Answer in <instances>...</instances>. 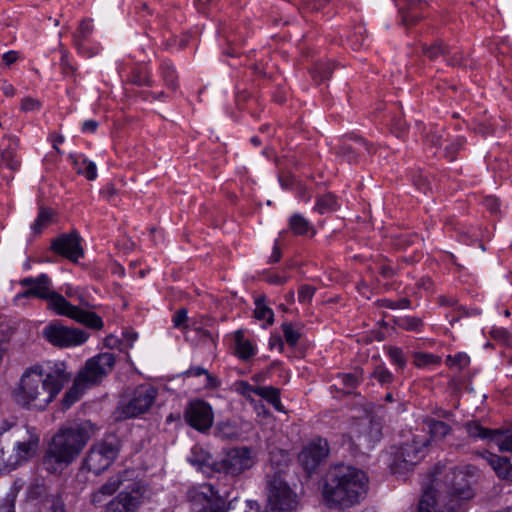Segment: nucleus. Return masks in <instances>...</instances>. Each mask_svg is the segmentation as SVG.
Listing matches in <instances>:
<instances>
[{"label":"nucleus","mask_w":512,"mask_h":512,"mask_svg":"<svg viewBox=\"0 0 512 512\" xmlns=\"http://www.w3.org/2000/svg\"><path fill=\"white\" fill-rule=\"evenodd\" d=\"M70 374L62 361H46L28 367L13 390L14 401L27 408L43 410L69 382Z\"/></svg>","instance_id":"f257e3e1"},{"label":"nucleus","mask_w":512,"mask_h":512,"mask_svg":"<svg viewBox=\"0 0 512 512\" xmlns=\"http://www.w3.org/2000/svg\"><path fill=\"white\" fill-rule=\"evenodd\" d=\"M92 434L89 421L62 426L52 437L42 457V466L50 474L62 473L81 454Z\"/></svg>","instance_id":"f03ea898"},{"label":"nucleus","mask_w":512,"mask_h":512,"mask_svg":"<svg viewBox=\"0 0 512 512\" xmlns=\"http://www.w3.org/2000/svg\"><path fill=\"white\" fill-rule=\"evenodd\" d=\"M475 474L476 469L473 466L453 469L445 477L447 500L444 506H439L436 491L429 487L418 502V512H465V503L475 494L472 487Z\"/></svg>","instance_id":"7ed1b4c3"},{"label":"nucleus","mask_w":512,"mask_h":512,"mask_svg":"<svg viewBox=\"0 0 512 512\" xmlns=\"http://www.w3.org/2000/svg\"><path fill=\"white\" fill-rule=\"evenodd\" d=\"M368 482L365 472L358 468L336 467L326 476L323 499L329 507H351L365 498Z\"/></svg>","instance_id":"20e7f679"},{"label":"nucleus","mask_w":512,"mask_h":512,"mask_svg":"<svg viewBox=\"0 0 512 512\" xmlns=\"http://www.w3.org/2000/svg\"><path fill=\"white\" fill-rule=\"evenodd\" d=\"M158 390L151 384H141L127 391L121 397L116 414L119 420L138 417L147 413L154 405Z\"/></svg>","instance_id":"39448f33"},{"label":"nucleus","mask_w":512,"mask_h":512,"mask_svg":"<svg viewBox=\"0 0 512 512\" xmlns=\"http://www.w3.org/2000/svg\"><path fill=\"white\" fill-rule=\"evenodd\" d=\"M266 512H293L297 509V494L279 473L267 476Z\"/></svg>","instance_id":"423d86ee"},{"label":"nucleus","mask_w":512,"mask_h":512,"mask_svg":"<svg viewBox=\"0 0 512 512\" xmlns=\"http://www.w3.org/2000/svg\"><path fill=\"white\" fill-rule=\"evenodd\" d=\"M255 463V452L249 447L241 446L226 450L222 458L216 461L213 466L219 473L237 477L250 470Z\"/></svg>","instance_id":"0eeeda50"},{"label":"nucleus","mask_w":512,"mask_h":512,"mask_svg":"<svg viewBox=\"0 0 512 512\" xmlns=\"http://www.w3.org/2000/svg\"><path fill=\"white\" fill-rule=\"evenodd\" d=\"M118 452V441L114 437L106 438L90 448L84 465L94 474H100L113 463Z\"/></svg>","instance_id":"6e6552de"},{"label":"nucleus","mask_w":512,"mask_h":512,"mask_svg":"<svg viewBox=\"0 0 512 512\" xmlns=\"http://www.w3.org/2000/svg\"><path fill=\"white\" fill-rule=\"evenodd\" d=\"M115 362V355L111 352L90 358L78 374L79 382H84L88 387L98 384L113 370Z\"/></svg>","instance_id":"1a4fd4ad"},{"label":"nucleus","mask_w":512,"mask_h":512,"mask_svg":"<svg viewBox=\"0 0 512 512\" xmlns=\"http://www.w3.org/2000/svg\"><path fill=\"white\" fill-rule=\"evenodd\" d=\"M43 334L48 342L57 347L81 345L88 339V334L85 331L60 323L48 325Z\"/></svg>","instance_id":"9d476101"},{"label":"nucleus","mask_w":512,"mask_h":512,"mask_svg":"<svg viewBox=\"0 0 512 512\" xmlns=\"http://www.w3.org/2000/svg\"><path fill=\"white\" fill-rule=\"evenodd\" d=\"M47 309L58 316L67 317L71 320H101L95 312L75 306L66 297L56 291L46 300Z\"/></svg>","instance_id":"9b49d317"},{"label":"nucleus","mask_w":512,"mask_h":512,"mask_svg":"<svg viewBox=\"0 0 512 512\" xmlns=\"http://www.w3.org/2000/svg\"><path fill=\"white\" fill-rule=\"evenodd\" d=\"M25 431L27 436L17 441L15 454L6 457L3 448L0 446V469H14L18 464L27 461L36 453L39 438L28 429H25Z\"/></svg>","instance_id":"f8f14e48"},{"label":"nucleus","mask_w":512,"mask_h":512,"mask_svg":"<svg viewBox=\"0 0 512 512\" xmlns=\"http://www.w3.org/2000/svg\"><path fill=\"white\" fill-rule=\"evenodd\" d=\"M184 419L195 430L205 432L211 428L214 416L211 406L198 399L188 403L184 410Z\"/></svg>","instance_id":"ddd939ff"},{"label":"nucleus","mask_w":512,"mask_h":512,"mask_svg":"<svg viewBox=\"0 0 512 512\" xmlns=\"http://www.w3.org/2000/svg\"><path fill=\"white\" fill-rule=\"evenodd\" d=\"M19 285L26 289L15 296L16 302L22 298H39L46 301L54 291L52 281L46 273L37 277H25L19 281Z\"/></svg>","instance_id":"4468645a"},{"label":"nucleus","mask_w":512,"mask_h":512,"mask_svg":"<svg viewBox=\"0 0 512 512\" xmlns=\"http://www.w3.org/2000/svg\"><path fill=\"white\" fill-rule=\"evenodd\" d=\"M328 454L329 444L327 440L323 438L313 439L299 454V462L306 471L311 472L319 466Z\"/></svg>","instance_id":"2eb2a0df"},{"label":"nucleus","mask_w":512,"mask_h":512,"mask_svg":"<svg viewBox=\"0 0 512 512\" xmlns=\"http://www.w3.org/2000/svg\"><path fill=\"white\" fill-rule=\"evenodd\" d=\"M80 240V236L76 232L62 234L52 241L51 250L76 263L84 255Z\"/></svg>","instance_id":"dca6fc26"},{"label":"nucleus","mask_w":512,"mask_h":512,"mask_svg":"<svg viewBox=\"0 0 512 512\" xmlns=\"http://www.w3.org/2000/svg\"><path fill=\"white\" fill-rule=\"evenodd\" d=\"M141 499V487L134 485L130 492L122 491L110 500L106 505L105 512H136L140 507Z\"/></svg>","instance_id":"f3484780"},{"label":"nucleus","mask_w":512,"mask_h":512,"mask_svg":"<svg viewBox=\"0 0 512 512\" xmlns=\"http://www.w3.org/2000/svg\"><path fill=\"white\" fill-rule=\"evenodd\" d=\"M469 434L472 437L487 439L494 442L501 451L512 453V431L509 430H491L480 425H474L470 428Z\"/></svg>","instance_id":"a211bd4d"},{"label":"nucleus","mask_w":512,"mask_h":512,"mask_svg":"<svg viewBox=\"0 0 512 512\" xmlns=\"http://www.w3.org/2000/svg\"><path fill=\"white\" fill-rule=\"evenodd\" d=\"M94 31L91 19H84L80 22L77 30L73 34V45L78 53L91 58L99 53V47H89L87 42L90 40Z\"/></svg>","instance_id":"6ab92c4d"},{"label":"nucleus","mask_w":512,"mask_h":512,"mask_svg":"<svg viewBox=\"0 0 512 512\" xmlns=\"http://www.w3.org/2000/svg\"><path fill=\"white\" fill-rule=\"evenodd\" d=\"M416 458V445L414 443H407L402 445L396 451L393 461L390 465L393 474L404 475L412 472L415 466Z\"/></svg>","instance_id":"aec40b11"},{"label":"nucleus","mask_w":512,"mask_h":512,"mask_svg":"<svg viewBox=\"0 0 512 512\" xmlns=\"http://www.w3.org/2000/svg\"><path fill=\"white\" fill-rule=\"evenodd\" d=\"M19 140L16 137H5L0 145V160L1 163L11 170L16 172L21 167V158L18 155Z\"/></svg>","instance_id":"412c9836"},{"label":"nucleus","mask_w":512,"mask_h":512,"mask_svg":"<svg viewBox=\"0 0 512 512\" xmlns=\"http://www.w3.org/2000/svg\"><path fill=\"white\" fill-rule=\"evenodd\" d=\"M235 355L242 361H248L255 356L257 347L246 336L243 330L234 333Z\"/></svg>","instance_id":"4be33fe9"},{"label":"nucleus","mask_w":512,"mask_h":512,"mask_svg":"<svg viewBox=\"0 0 512 512\" xmlns=\"http://www.w3.org/2000/svg\"><path fill=\"white\" fill-rule=\"evenodd\" d=\"M438 303L441 306L451 307L454 315L452 320H460L461 318L477 317L479 315L477 309H467L464 306L458 304V300L452 295H440L438 297Z\"/></svg>","instance_id":"5701e85b"},{"label":"nucleus","mask_w":512,"mask_h":512,"mask_svg":"<svg viewBox=\"0 0 512 512\" xmlns=\"http://www.w3.org/2000/svg\"><path fill=\"white\" fill-rule=\"evenodd\" d=\"M288 226L295 236L313 237L316 234L313 225L299 213H295L289 218Z\"/></svg>","instance_id":"b1692460"},{"label":"nucleus","mask_w":512,"mask_h":512,"mask_svg":"<svg viewBox=\"0 0 512 512\" xmlns=\"http://www.w3.org/2000/svg\"><path fill=\"white\" fill-rule=\"evenodd\" d=\"M486 459L499 478L512 481V464L507 458L489 454Z\"/></svg>","instance_id":"393cba45"},{"label":"nucleus","mask_w":512,"mask_h":512,"mask_svg":"<svg viewBox=\"0 0 512 512\" xmlns=\"http://www.w3.org/2000/svg\"><path fill=\"white\" fill-rule=\"evenodd\" d=\"M65 297L69 298L71 301L76 302L75 306L81 307L85 310H90L93 307L91 302L88 299V296L79 287H74L70 284H66L64 287Z\"/></svg>","instance_id":"a878e982"},{"label":"nucleus","mask_w":512,"mask_h":512,"mask_svg":"<svg viewBox=\"0 0 512 512\" xmlns=\"http://www.w3.org/2000/svg\"><path fill=\"white\" fill-rule=\"evenodd\" d=\"M338 207L336 196L332 193H326L316 199L314 209L320 214H325L336 211Z\"/></svg>","instance_id":"bb28decb"},{"label":"nucleus","mask_w":512,"mask_h":512,"mask_svg":"<svg viewBox=\"0 0 512 512\" xmlns=\"http://www.w3.org/2000/svg\"><path fill=\"white\" fill-rule=\"evenodd\" d=\"M88 388V386L84 382H79V377L77 376L73 386L65 393L62 406L64 409L70 408V406L79 400L83 391Z\"/></svg>","instance_id":"cd10ccee"},{"label":"nucleus","mask_w":512,"mask_h":512,"mask_svg":"<svg viewBox=\"0 0 512 512\" xmlns=\"http://www.w3.org/2000/svg\"><path fill=\"white\" fill-rule=\"evenodd\" d=\"M74 168L78 174L85 176L88 180H95L97 177L96 164L87 158H75Z\"/></svg>","instance_id":"c85d7f7f"},{"label":"nucleus","mask_w":512,"mask_h":512,"mask_svg":"<svg viewBox=\"0 0 512 512\" xmlns=\"http://www.w3.org/2000/svg\"><path fill=\"white\" fill-rule=\"evenodd\" d=\"M254 394L266 399L277 411H283L278 389L272 386L258 387Z\"/></svg>","instance_id":"c756f323"},{"label":"nucleus","mask_w":512,"mask_h":512,"mask_svg":"<svg viewBox=\"0 0 512 512\" xmlns=\"http://www.w3.org/2000/svg\"><path fill=\"white\" fill-rule=\"evenodd\" d=\"M160 72L165 86L172 90H176L178 86V77L174 66L170 62L164 61L160 66Z\"/></svg>","instance_id":"7c9ffc66"},{"label":"nucleus","mask_w":512,"mask_h":512,"mask_svg":"<svg viewBox=\"0 0 512 512\" xmlns=\"http://www.w3.org/2000/svg\"><path fill=\"white\" fill-rule=\"evenodd\" d=\"M415 0H407L404 5L399 8L401 23L406 28L412 27L415 20Z\"/></svg>","instance_id":"2f4dec72"},{"label":"nucleus","mask_w":512,"mask_h":512,"mask_svg":"<svg viewBox=\"0 0 512 512\" xmlns=\"http://www.w3.org/2000/svg\"><path fill=\"white\" fill-rule=\"evenodd\" d=\"M425 425L433 439L442 438L450 431V427L446 423L434 419H427Z\"/></svg>","instance_id":"473e14b6"},{"label":"nucleus","mask_w":512,"mask_h":512,"mask_svg":"<svg viewBox=\"0 0 512 512\" xmlns=\"http://www.w3.org/2000/svg\"><path fill=\"white\" fill-rule=\"evenodd\" d=\"M52 219V211L46 208H40L37 218L31 225L34 233L40 234L45 227H47Z\"/></svg>","instance_id":"72a5a7b5"},{"label":"nucleus","mask_w":512,"mask_h":512,"mask_svg":"<svg viewBox=\"0 0 512 512\" xmlns=\"http://www.w3.org/2000/svg\"><path fill=\"white\" fill-rule=\"evenodd\" d=\"M254 316L257 320H274V312L266 305L264 298L255 300Z\"/></svg>","instance_id":"f704fd0d"},{"label":"nucleus","mask_w":512,"mask_h":512,"mask_svg":"<svg viewBox=\"0 0 512 512\" xmlns=\"http://www.w3.org/2000/svg\"><path fill=\"white\" fill-rule=\"evenodd\" d=\"M334 66L332 63H318L314 66L312 74L315 80L322 82L332 75Z\"/></svg>","instance_id":"c9c22d12"},{"label":"nucleus","mask_w":512,"mask_h":512,"mask_svg":"<svg viewBox=\"0 0 512 512\" xmlns=\"http://www.w3.org/2000/svg\"><path fill=\"white\" fill-rule=\"evenodd\" d=\"M446 48L443 47L442 43L435 42L430 46H423V54L431 60H435L442 56L445 57Z\"/></svg>","instance_id":"e433bc0d"},{"label":"nucleus","mask_w":512,"mask_h":512,"mask_svg":"<svg viewBox=\"0 0 512 512\" xmlns=\"http://www.w3.org/2000/svg\"><path fill=\"white\" fill-rule=\"evenodd\" d=\"M282 331L284 333L285 341L290 346H295L300 338V333L296 330L291 322H284L282 324Z\"/></svg>","instance_id":"4c0bfd02"},{"label":"nucleus","mask_w":512,"mask_h":512,"mask_svg":"<svg viewBox=\"0 0 512 512\" xmlns=\"http://www.w3.org/2000/svg\"><path fill=\"white\" fill-rule=\"evenodd\" d=\"M336 153L338 156L342 157L345 161L349 163H354L357 161V153L352 148L351 145L343 142L336 148Z\"/></svg>","instance_id":"58836bf2"},{"label":"nucleus","mask_w":512,"mask_h":512,"mask_svg":"<svg viewBox=\"0 0 512 512\" xmlns=\"http://www.w3.org/2000/svg\"><path fill=\"white\" fill-rule=\"evenodd\" d=\"M121 483L120 476H113L99 488L100 493H103L104 496H110L120 487Z\"/></svg>","instance_id":"ea45409f"},{"label":"nucleus","mask_w":512,"mask_h":512,"mask_svg":"<svg viewBox=\"0 0 512 512\" xmlns=\"http://www.w3.org/2000/svg\"><path fill=\"white\" fill-rule=\"evenodd\" d=\"M338 379L345 393H350L359 383L358 377L355 374H340Z\"/></svg>","instance_id":"a19ab883"},{"label":"nucleus","mask_w":512,"mask_h":512,"mask_svg":"<svg viewBox=\"0 0 512 512\" xmlns=\"http://www.w3.org/2000/svg\"><path fill=\"white\" fill-rule=\"evenodd\" d=\"M315 291H316V289L313 286H310V285L300 286V288L298 290L299 302H301V303L309 302L312 299Z\"/></svg>","instance_id":"79ce46f5"},{"label":"nucleus","mask_w":512,"mask_h":512,"mask_svg":"<svg viewBox=\"0 0 512 512\" xmlns=\"http://www.w3.org/2000/svg\"><path fill=\"white\" fill-rule=\"evenodd\" d=\"M410 304V301L407 298H401L399 300H389L383 299L381 301V305L384 307H388L390 309H404L407 308Z\"/></svg>","instance_id":"37998d69"},{"label":"nucleus","mask_w":512,"mask_h":512,"mask_svg":"<svg viewBox=\"0 0 512 512\" xmlns=\"http://www.w3.org/2000/svg\"><path fill=\"white\" fill-rule=\"evenodd\" d=\"M373 376L381 383H389L392 381V374L386 368L378 366L373 372Z\"/></svg>","instance_id":"c03bdc74"},{"label":"nucleus","mask_w":512,"mask_h":512,"mask_svg":"<svg viewBox=\"0 0 512 512\" xmlns=\"http://www.w3.org/2000/svg\"><path fill=\"white\" fill-rule=\"evenodd\" d=\"M444 60L447 62L448 65L459 66L463 63V56L461 53L457 51L452 52L446 49Z\"/></svg>","instance_id":"a18cd8bd"},{"label":"nucleus","mask_w":512,"mask_h":512,"mask_svg":"<svg viewBox=\"0 0 512 512\" xmlns=\"http://www.w3.org/2000/svg\"><path fill=\"white\" fill-rule=\"evenodd\" d=\"M218 433L223 438H232L236 435V431L234 426H232L229 422H222L218 425Z\"/></svg>","instance_id":"49530a36"},{"label":"nucleus","mask_w":512,"mask_h":512,"mask_svg":"<svg viewBox=\"0 0 512 512\" xmlns=\"http://www.w3.org/2000/svg\"><path fill=\"white\" fill-rule=\"evenodd\" d=\"M490 334L492 338L502 343H508L510 338L509 332L504 328L493 327L490 331Z\"/></svg>","instance_id":"de8ad7c7"},{"label":"nucleus","mask_w":512,"mask_h":512,"mask_svg":"<svg viewBox=\"0 0 512 512\" xmlns=\"http://www.w3.org/2000/svg\"><path fill=\"white\" fill-rule=\"evenodd\" d=\"M132 82L138 86H152L153 81L151 77L147 74H136L132 78Z\"/></svg>","instance_id":"09e8293b"},{"label":"nucleus","mask_w":512,"mask_h":512,"mask_svg":"<svg viewBox=\"0 0 512 512\" xmlns=\"http://www.w3.org/2000/svg\"><path fill=\"white\" fill-rule=\"evenodd\" d=\"M40 106L39 102L31 97L24 98L21 102V109L23 111H33L38 109Z\"/></svg>","instance_id":"8fccbe9b"},{"label":"nucleus","mask_w":512,"mask_h":512,"mask_svg":"<svg viewBox=\"0 0 512 512\" xmlns=\"http://www.w3.org/2000/svg\"><path fill=\"white\" fill-rule=\"evenodd\" d=\"M269 347L270 349H277L279 352H283L284 343L281 336L278 334L271 335L269 339Z\"/></svg>","instance_id":"3c124183"},{"label":"nucleus","mask_w":512,"mask_h":512,"mask_svg":"<svg viewBox=\"0 0 512 512\" xmlns=\"http://www.w3.org/2000/svg\"><path fill=\"white\" fill-rule=\"evenodd\" d=\"M484 205L492 213H497L500 208L499 200L495 197H487L484 201Z\"/></svg>","instance_id":"603ef678"},{"label":"nucleus","mask_w":512,"mask_h":512,"mask_svg":"<svg viewBox=\"0 0 512 512\" xmlns=\"http://www.w3.org/2000/svg\"><path fill=\"white\" fill-rule=\"evenodd\" d=\"M437 362V358L431 354L418 353V367Z\"/></svg>","instance_id":"864d4df0"},{"label":"nucleus","mask_w":512,"mask_h":512,"mask_svg":"<svg viewBox=\"0 0 512 512\" xmlns=\"http://www.w3.org/2000/svg\"><path fill=\"white\" fill-rule=\"evenodd\" d=\"M389 355H390L391 359L397 365L402 366L404 364L403 353H402V351L400 349H398V348L390 349Z\"/></svg>","instance_id":"5fc2aeb1"},{"label":"nucleus","mask_w":512,"mask_h":512,"mask_svg":"<svg viewBox=\"0 0 512 512\" xmlns=\"http://www.w3.org/2000/svg\"><path fill=\"white\" fill-rule=\"evenodd\" d=\"M98 128V122L95 120H86L83 122L81 131L83 133H94Z\"/></svg>","instance_id":"6e6d98bb"},{"label":"nucleus","mask_w":512,"mask_h":512,"mask_svg":"<svg viewBox=\"0 0 512 512\" xmlns=\"http://www.w3.org/2000/svg\"><path fill=\"white\" fill-rule=\"evenodd\" d=\"M352 139L358 143L360 146H363L365 148V150L369 153V154H373L375 152V147L373 146V144H370L368 141H366L365 139H363L362 137L360 136H354L352 137Z\"/></svg>","instance_id":"4d7b16f0"},{"label":"nucleus","mask_w":512,"mask_h":512,"mask_svg":"<svg viewBox=\"0 0 512 512\" xmlns=\"http://www.w3.org/2000/svg\"><path fill=\"white\" fill-rule=\"evenodd\" d=\"M207 374V370L200 366L191 367L185 372L188 377H198Z\"/></svg>","instance_id":"13d9d810"},{"label":"nucleus","mask_w":512,"mask_h":512,"mask_svg":"<svg viewBox=\"0 0 512 512\" xmlns=\"http://www.w3.org/2000/svg\"><path fill=\"white\" fill-rule=\"evenodd\" d=\"M121 344V340L115 335H109L105 338V345L109 348H118Z\"/></svg>","instance_id":"bf43d9fd"},{"label":"nucleus","mask_w":512,"mask_h":512,"mask_svg":"<svg viewBox=\"0 0 512 512\" xmlns=\"http://www.w3.org/2000/svg\"><path fill=\"white\" fill-rule=\"evenodd\" d=\"M388 331H389L388 323L382 322L381 330H379L375 333L374 339H376L377 341L384 340L387 336Z\"/></svg>","instance_id":"052dcab7"},{"label":"nucleus","mask_w":512,"mask_h":512,"mask_svg":"<svg viewBox=\"0 0 512 512\" xmlns=\"http://www.w3.org/2000/svg\"><path fill=\"white\" fill-rule=\"evenodd\" d=\"M239 390L243 395H248L250 393H254V390H257L258 387H253L249 383L241 381L238 383Z\"/></svg>","instance_id":"680f3d73"},{"label":"nucleus","mask_w":512,"mask_h":512,"mask_svg":"<svg viewBox=\"0 0 512 512\" xmlns=\"http://www.w3.org/2000/svg\"><path fill=\"white\" fill-rule=\"evenodd\" d=\"M206 376V383H205V387L208 388V389H213V388H216L218 387L219 385V382L217 380L216 377H214L213 375H211L210 373L207 372V374H205Z\"/></svg>","instance_id":"e2e57ef3"},{"label":"nucleus","mask_w":512,"mask_h":512,"mask_svg":"<svg viewBox=\"0 0 512 512\" xmlns=\"http://www.w3.org/2000/svg\"><path fill=\"white\" fill-rule=\"evenodd\" d=\"M17 52L9 51L3 54L2 59L7 65L13 64L17 60Z\"/></svg>","instance_id":"0e129e2a"},{"label":"nucleus","mask_w":512,"mask_h":512,"mask_svg":"<svg viewBox=\"0 0 512 512\" xmlns=\"http://www.w3.org/2000/svg\"><path fill=\"white\" fill-rule=\"evenodd\" d=\"M107 496H104L103 493H100V490L98 489L97 491H95L94 493H92L91 495V502L94 504V505H99L101 504L104 499L106 498Z\"/></svg>","instance_id":"69168bd1"},{"label":"nucleus","mask_w":512,"mask_h":512,"mask_svg":"<svg viewBox=\"0 0 512 512\" xmlns=\"http://www.w3.org/2000/svg\"><path fill=\"white\" fill-rule=\"evenodd\" d=\"M433 286V281L429 277L422 278L421 284L418 283V288L422 287L427 292H432Z\"/></svg>","instance_id":"338daca9"},{"label":"nucleus","mask_w":512,"mask_h":512,"mask_svg":"<svg viewBox=\"0 0 512 512\" xmlns=\"http://www.w3.org/2000/svg\"><path fill=\"white\" fill-rule=\"evenodd\" d=\"M379 273L381 276H383L384 278H391L392 275L394 274V271L393 269L388 266V265H381L379 267Z\"/></svg>","instance_id":"774afa93"}]
</instances>
